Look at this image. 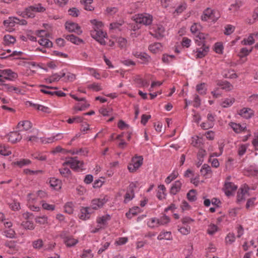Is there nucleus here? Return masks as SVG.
<instances>
[{
	"label": "nucleus",
	"mask_w": 258,
	"mask_h": 258,
	"mask_svg": "<svg viewBox=\"0 0 258 258\" xmlns=\"http://www.w3.org/2000/svg\"><path fill=\"white\" fill-rule=\"evenodd\" d=\"M91 22L95 25L93 29L90 31L91 36L101 45H105L106 43L104 38L106 37V33H104L100 29L103 25L102 23L98 22L95 19L91 20Z\"/></svg>",
	"instance_id": "1"
},
{
	"label": "nucleus",
	"mask_w": 258,
	"mask_h": 258,
	"mask_svg": "<svg viewBox=\"0 0 258 258\" xmlns=\"http://www.w3.org/2000/svg\"><path fill=\"white\" fill-rule=\"evenodd\" d=\"M134 20L137 23L148 26L152 24L153 17L152 15L147 13L139 14L135 16Z\"/></svg>",
	"instance_id": "2"
},
{
	"label": "nucleus",
	"mask_w": 258,
	"mask_h": 258,
	"mask_svg": "<svg viewBox=\"0 0 258 258\" xmlns=\"http://www.w3.org/2000/svg\"><path fill=\"white\" fill-rule=\"evenodd\" d=\"M143 163V158L142 156H136L132 159L131 163L127 166L130 172H134L141 166Z\"/></svg>",
	"instance_id": "3"
},
{
	"label": "nucleus",
	"mask_w": 258,
	"mask_h": 258,
	"mask_svg": "<svg viewBox=\"0 0 258 258\" xmlns=\"http://www.w3.org/2000/svg\"><path fill=\"white\" fill-rule=\"evenodd\" d=\"M70 165L72 169L77 170L79 169H83L84 162L78 160L77 157H71L69 160L63 163V165Z\"/></svg>",
	"instance_id": "4"
},
{
	"label": "nucleus",
	"mask_w": 258,
	"mask_h": 258,
	"mask_svg": "<svg viewBox=\"0 0 258 258\" xmlns=\"http://www.w3.org/2000/svg\"><path fill=\"white\" fill-rule=\"evenodd\" d=\"M38 34L40 35L41 37L40 39L38 40L39 43L42 46H44L46 47H51L52 46V42L50 41L48 39L43 37L42 34H44V35L47 36L49 35L48 33L45 32L44 30H40L38 31Z\"/></svg>",
	"instance_id": "5"
},
{
	"label": "nucleus",
	"mask_w": 258,
	"mask_h": 258,
	"mask_svg": "<svg viewBox=\"0 0 258 258\" xmlns=\"http://www.w3.org/2000/svg\"><path fill=\"white\" fill-rule=\"evenodd\" d=\"M22 130H19V131L11 132L8 135V141L13 144H15L19 142L22 139V136L21 133Z\"/></svg>",
	"instance_id": "6"
},
{
	"label": "nucleus",
	"mask_w": 258,
	"mask_h": 258,
	"mask_svg": "<svg viewBox=\"0 0 258 258\" xmlns=\"http://www.w3.org/2000/svg\"><path fill=\"white\" fill-rule=\"evenodd\" d=\"M237 189V186L231 182H225L223 190L225 195L229 197L231 196Z\"/></svg>",
	"instance_id": "7"
},
{
	"label": "nucleus",
	"mask_w": 258,
	"mask_h": 258,
	"mask_svg": "<svg viewBox=\"0 0 258 258\" xmlns=\"http://www.w3.org/2000/svg\"><path fill=\"white\" fill-rule=\"evenodd\" d=\"M107 202V200L103 199H95L92 200L91 205L89 207L92 209V211L101 208Z\"/></svg>",
	"instance_id": "8"
},
{
	"label": "nucleus",
	"mask_w": 258,
	"mask_h": 258,
	"mask_svg": "<svg viewBox=\"0 0 258 258\" xmlns=\"http://www.w3.org/2000/svg\"><path fill=\"white\" fill-rule=\"evenodd\" d=\"M249 188L247 186H244L241 187L237 192V201L238 203L244 201L246 196H248Z\"/></svg>",
	"instance_id": "9"
},
{
	"label": "nucleus",
	"mask_w": 258,
	"mask_h": 258,
	"mask_svg": "<svg viewBox=\"0 0 258 258\" xmlns=\"http://www.w3.org/2000/svg\"><path fill=\"white\" fill-rule=\"evenodd\" d=\"M93 213L91 207H82L80 209V213L79 215V218L83 220L89 219L90 215Z\"/></svg>",
	"instance_id": "10"
},
{
	"label": "nucleus",
	"mask_w": 258,
	"mask_h": 258,
	"mask_svg": "<svg viewBox=\"0 0 258 258\" xmlns=\"http://www.w3.org/2000/svg\"><path fill=\"white\" fill-rule=\"evenodd\" d=\"M65 25L66 29L70 32H76L78 35H80L82 33L80 27L77 23L67 22Z\"/></svg>",
	"instance_id": "11"
},
{
	"label": "nucleus",
	"mask_w": 258,
	"mask_h": 258,
	"mask_svg": "<svg viewBox=\"0 0 258 258\" xmlns=\"http://www.w3.org/2000/svg\"><path fill=\"white\" fill-rule=\"evenodd\" d=\"M202 47L198 49L196 51V57L197 58H201L205 57L209 51V47L208 46H207L203 42H202Z\"/></svg>",
	"instance_id": "12"
},
{
	"label": "nucleus",
	"mask_w": 258,
	"mask_h": 258,
	"mask_svg": "<svg viewBox=\"0 0 258 258\" xmlns=\"http://www.w3.org/2000/svg\"><path fill=\"white\" fill-rule=\"evenodd\" d=\"M0 72L2 74V77L3 75L8 76V78H6V80H13L18 77L17 74L10 69L0 70Z\"/></svg>",
	"instance_id": "13"
},
{
	"label": "nucleus",
	"mask_w": 258,
	"mask_h": 258,
	"mask_svg": "<svg viewBox=\"0 0 258 258\" xmlns=\"http://www.w3.org/2000/svg\"><path fill=\"white\" fill-rule=\"evenodd\" d=\"M239 115L246 119H249L254 114V111L249 108H244L240 110Z\"/></svg>",
	"instance_id": "14"
},
{
	"label": "nucleus",
	"mask_w": 258,
	"mask_h": 258,
	"mask_svg": "<svg viewBox=\"0 0 258 258\" xmlns=\"http://www.w3.org/2000/svg\"><path fill=\"white\" fill-rule=\"evenodd\" d=\"M213 11L214 10L209 8L204 10L201 16L202 20L204 21H207L209 20H211Z\"/></svg>",
	"instance_id": "15"
},
{
	"label": "nucleus",
	"mask_w": 258,
	"mask_h": 258,
	"mask_svg": "<svg viewBox=\"0 0 258 258\" xmlns=\"http://www.w3.org/2000/svg\"><path fill=\"white\" fill-rule=\"evenodd\" d=\"M21 127H23V129L22 130V132L23 131H28L32 128V123L28 120L21 121H20L17 125V128H20Z\"/></svg>",
	"instance_id": "16"
},
{
	"label": "nucleus",
	"mask_w": 258,
	"mask_h": 258,
	"mask_svg": "<svg viewBox=\"0 0 258 258\" xmlns=\"http://www.w3.org/2000/svg\"><path fill=\"white\" fill-rule=\"evenodd\" d=\"M63 37H64L67 40L76 44H79V43L83 42L82 39H80L73 34L64 35H63Z\"/></svg>",
	"instance_id": "17"
},
{
	"label": "nucleus",
	"mask_w": 258,
	"mask_h": 258,
	"mask_svg": "<svg viewBox=\"0 0 258 258\" xmlns=\"http://www.w3.org/2000/svg\"><path fill=\"white\" fill-rule=\"evenodd\" d=\"M181 182L179 180L176 181L170 188V194L176 195L181 189Z\"/></svg>",
	"instance_id": "18"
},
{
	"label": "nucleus",
	"mask_w": 258,
	"mask_h": 258,
	"mask_svg": "<svg viewBox=\"0 0 258 258\" xmlns=\"http://www.w3.org/2000/svg\"><path fill=\"white\" fill-rule=\"evenodd\" d=\"M21 15L23 17L26 16L28 18H33L35 16L34 12H33L31 6L25 8V10L22 12Z\"/></svg>",
	"instance_id": "19"
},
{
	"label": "nucleus",
	"mask_w": 258,
	"mask_h": 258,
	"mask_svg": "<svg viewBox=\"0 0 258 258\" xmlns=\"http://www.w3.org/2000/svg\"><path fill=\"white\" fill-rule=\"evenodd\" d=\"M78 243V240L74 238L72 236L69 237L64 242L66 246L69 247L75 246Z\"/></svg>",
	"instance_id": "20"
},
{
	"label": "nucleus",
	"mask_w": 258,
	"mask_h": 258,
	"mask_svg": "<svg viewBox=\"0 0 258 258\" xmlns=\"http://www.w3.org/2000/svg\"><path fill=\"white\" fill-rule=\"evenodd\" d=\"M254 34H251L247 38H244L242 41L241 44L244 45H252L255 40L253 38Z\"/></svg>",
	"instance_id": "21"
},
{
	"label": "nucleus",
	"mask_w": 258,
	"mask_h": 258,
	"mask_svg": "<svg viewBox=\"0 0 258 258\" xmlns=\"http://www.w3.org/2000/svg\"><path fill=\"white\" fill-rule=\"evenodd\" d=\"M4 44L9 45L14 44L16 42V39L11 35H6L4 37Z\"/></svg>",
	"instance_id": "22"
},
{
	"label": "nucleus",
	"mask_w": 258,
	"mask_h": 258,
	"mask_svg": "<svg viewBox=\"0 0 258 258\" xmlns=\"http://www.w3.org/2000/svg\"><path fill=\"white\" fill-rule=\"evenodd\" d=\"M140 211V208L138 207H136L131 209L128 212L126 213V216L128 219H131L133 216H136Z\"/></svg>",
	"instance_id": "23"
},
{
	"label": "nucleus",
	"mask_w": 258,
	"mask_h": 258,
	"mask_svg": "<svg viewBox=\"0 0 258 258\" xmlns=\"http://www.w3.org/2000/svg\"><path fill=\"white\" fill-rule=\"evenodd\" d=\"M201 172L204 176L211 175L212 170L210 166L207 164H204L201 169Z\"/></svg>",
	"instance_id": "24"
},
{
	"label": "nucleus",
	"mask_w": 258,
	"mask_h": 258,
	"mask_svg": "<svg viewBox=\"0 0 258 258\" xmlns=\"http://www.w3.org/2000/svg\"><path fill=\"white\" fill-rule=\"evenodd\" d=\"M130 191H127L124 196V203H127L134 197V192L133 188H130Z\"/></svg>",
	"instance_id": "25"
},
{
	"label": "nucleus",
	"mask_w": 258,
	"mask_h": 258,
	"mask_svg": "<svg viewBox=\"0 0 258 258\" xmlns=\"http://www.w3.org/2000/svg\"><path fill=\"white\" fill-rule=\"evenodd\" d=\"M159 240L166 239L170 240L171 239V235L170 232H161L157 237Z\"/></svg>",
	"instance_id": "26"
},
{
	"label": "nucleus",
	"mask_w": 258,
	"mask_h": 258,
	"mask_svg": "<svg viewBox=\"0 0 258 258\" xmlns=\"http://www.w3.org/2000/svg\"><path fill=\"white\" fill-rule=\"evenodd\" d=\"M207 36V35L204 33L200 32L198 33V34L197 36V38H198L200 41H199L198 39H196V42L197 43L198 45H202V42L205 43V39H206Z\"/></svg>",
	"instance_id": "27"
},
{
	"label": "nucleus",
	"mask_w": 258,
	"mask_h": 258,
	"mask_svg": "<svg viewBox=\"0 0 258 258\" xmlns=\"http://www.w3.org/2000/svg\"><path fill=\"white\" fill-rule=\"evenodd\" d=\"M60 182L61 181L59 180L55 179V178H50L49 181L50 186L55 189H57V188H59L60 187Z\"/></svg>",
	"instance_id": "28"
},
{
	"label": "nucleus",
	"mask_w": 258,
	"mask_h": 258,
	"mask_svg": "<svg viewBox=\"0 0 258 258\" xmlns=\"http://www.w3.org/2000/svg\"><path fill=\"white\" fill-rule=\"evenodd\" d=\"M170 221V218L166 215H164L160 219H157V225H162L168 223Z\"/></svg>",
	"instance_id": "29"
},
{
	"label": "nucleus",
	"mask_w": 258,
	"mask_h": 258,
	"mask_svg": "<svg viewBox=\"0 0 258 258\" xmlns=\"http://www.w3.org/2000/svg\"><path fill=\"white\" fill-rule=\"evenodd\" d=\"M31 105L33 106L35 108H36L37 110H40L45 113H50V109L48 107L44 106L41 105L31 103Z\"/></svg>",
	"instance_id": "30"
},
{
	"label": "nucleus",
	"mask_w": 258,
	"mask_h": 258,
	"mask_svg": "<svg viewBox=\"0 0 258 258\" xmlns=\"http://www.w3.org/2000/svg\"><path fill=\"white\" fill-rule=\"evenodd\" d=\"M31 163V161L29 159H22L20 161L14 162L13 163L14 165H17L20 167H22L24 165H29Z\"/></svg>",
	"instance_id": "31"
},
{
	"label": "nucleus",
	"mask_w": 258,
	"mask_h": 258,
	"mask_svg": "<svg viewBox=\"0 0 258 258\" xmlns=\"http://www.w3.org/2000/svg\"><path fill=\"white\" fill-rule=\"evenodd\" d=\"M34 12L42 13L45 11V8L42 6L41 4H36L33 6H31Z\"/></svg>",
	"instance_id": "32"
},
{
	"label": "nucleus",
	"mask_w": 258,
	"mask_h": 258,
	"mask_svg": "<svg viewBox=\"0 0 258 258\" xmlns=\"http://www.w3.org/2000/svg\"><path fill=\"white\" fill-rule=\"evenodd\" d=\"M252 50V47L249 50H248L246 48L243 47L240 49L238 56L241 57H244L248 55Z\"/></svg>",
	"instance_id": "33"
},
{
	"label": "nucleus",
	"mask_w": 258,
	"mask_h": 258,
	"mask_svg": "<svg viewBox=\"0 0 258 258\" xmlns=\"http://www.w3.org/2000/svg\"><path fill=\"white\" fill-rule=\"evenodd\" d=\"M196 192L195 189H191L187 194V198L190 202H194L196 200Z\"/></svg>",
	"instance_id": "34"
},
{
	"label": "nucleus",
	"mask_w": 258,
	"mask_h": 258,
	"mask_svg": "<svg viewBox=\"0 0 258 258\" xmlns=\"http://www.w3.org/2000/svg\"><path fill=\"white\" fill-rule=\"evenodd\" d=\"M161 47V44L160 43H155L153 44L149 45V50L153 53H156Z\"/></svg>",
	"instance_id": "35"
},
{
	"label": "nucleus",
	"mask_w": 258,
	"mask_h": 258,
	"mask_svg": "<svg viewBox=\"0 0 258 258\" xmlns=\"http://www.w3.org/2000/svg\"><path fill=\"white\" fill-rule=\"evenodd\" d=\"M73 203L72 202H68L64 206V211L66 213L71 214L73 213Z\"/></svg>",
	"instance_id": "36"
},
{
	"label": "nucleus",
	"mask_w": 258,
	"mask_h": 258,
	"mask_svg": "<svg viewBox=\"0 0 258 258\" xmlns=\"http://www.w3.org/2000/svg\"><path fill=\"white\" fill-rule=\"evenodd\" d=\"M204 83L198 84L196 86L197 91L201 95H205L206 93V89L205 88Z\"/></svg>",
	"instance_id": "37"
},
{
	"label": "nucleus",
	"mask_w": 258,
	"mask_h": 258,
	"mask_svg": "<svg viewBox=\"0 0 258 258\" xmlns=\"http://www.w3.org/2000/svg\"><path fill=\"white\" fill-rule=\"evenodd\" d=\"M110 218H111L109 215H106L99 218L97 219V222L100 224L105 225L107 223V221H109Z\"/></svg>",
	"instance_id": "38"
},
{
	"label": "nucleus",
	"mask_w": 258,
	"mask_h": 258,
	"mask_svg": "<svg viewBox=\"0 0 258 258\" xmlns=\"http://www.w3.org/2000/svg\"><path fill=\"white\" fill-rule=\"evenodd\" d=\"M59 75L57 74H54L51 75L49 78L45 79L47 83H52L54 82H57L59 80Z\"/></svg>",
	"instance_id": "39"
},
{
	"label": "nucleus",
	"mask_w": 258,
	"mask_h": 258,
	"mask_svg": "<svg viewBox=\"0 0 258 258\" xmlns=\"http://www.w3.org/2000/svg\"><path fill=\"white\" fill-rule=\"evenodd\" d=\"M0 154L4 156H8L11 154V152L9 148L0 145Z\"/></svg>",
	"instance_id": "40"
},
{
	"label": "nucleus",
	"mask_w": 258,
	"mask_h": 258,
	"mask_svg": "<svg viewBox=\"0 0 258 258\" xmlns=\"http://www.w3.org/2000/svg\"><path fill=\"white\" fill-rule=\"evenodd\" d=\"M21 225L24 228L27 229L32 230L34 228L33 223L29 221H23Z\"/></svg>",
	"instance_id": "41"
},
{
	"label": "nucleus",
	"mask_w": 258,
	"mask_h": 258,
	"mask_svg": "<svg viewBox=\"0 0 258 258\" xmlns=\"http://www.w3.org/2000/svg\"><path fill=\"white\" fill-rule=\"evenodd\" d=\"M32 245L35 249H40L43 246V242L42 239H38L34 241L32 243Z\"/></svg>",
	"instance_id": "42"
},
{
	"label": "nucleus",
	"mask_w": 258,
	"mask_h": 258,
	"mask_svg": "<svg viewBox=\"0 0 258 258\" xmlns=\"http://www.w3.org/2000/svg\"><path fill=\"white\" fill-rule=\"evenodd\" d=\"M57 138L55 140H60L61 139H62L63 138V136H62V134H60V133H59V134H57L56 136L55 137H53L52 138H48L47 139V140L45 141V140H42V143H51L52 142H53V140L55 138Z\"/></svg>",
	"instance_id": "43"
},
{
	"label": "nucleus",
	"mask_w": 258,
	"mask_h": 258,
	"mask_svg": "<svg viewBox=\"0 0 258 258\" xmlns=\"http://www.w3.org/2000/svg\"><path fill=\"white\" fill-rule=\"evenodd\" d=\"M164 32V28L162 26H159L157 28V31H156V34H154L150 32V34L152 36H154L155 37H156L157 38H159V37H162V33Z\"/></svg>",
	"instance_id": "44"
},
{
	"label": "nucleus",
	"mask_w": 258,
	"mask_h": 258,
	"mask_svg": "<svg viewBox=\"0 0 258 258\" xmlns=\"http://www.w3.org/2000/svg\"><path fill=\"white\" fill-rule=\"evenodd\" d=\"M235 240V237L233 233H229L226 237L225 240L227 244H232Z\"/></svg>",
	"instance_id": "45"
},
{
	"label": "nucleus",
	"mask_w": 258,
	"mask_h": 258,
	"mask_svg": "<svg viewBox=\"0 0 258 258\" xmlns=\"http://www.w3.org/2000/svg\"><path fill=\"white\" fill-rule=\"evenodd\" d=\"M60 174L65 177H68L71 174V171L68 168H60L59 169Z\"/></svg>",
	"instance_id": "46"
},
{
	"label": "nucleus",
	"mask_w": 258,
	"mask_h": 258,
	"mask_svg": "<svg viewBox=\"0 0 258 258\" xmlns=\"http://www.w3.org/2000/svg\"><path fill=\"white\" fill-rule=\"evenodd\" d=\"M68 12L70 15L74 17H77L80 14V11L76 8H72L70 9L68 11Z\"/></svg>",
	"instance_id": "47"
},
{
	"label": "nucleus",
	"mask_w": 258,
	"mask_h": 258,
	"mask_svg": "<svg viewBox=\"0 0 258 258\" xmlns=\"http://www.w3.org/2000/svg\"><path fill=\"white\" fill-rule=\"evenodd\" d=\"M235 99L234 98L226 99L221 104V105L223 107H227L231 106L234 102Z\"/></svg>",
	"instance_id": "48"
},
{
	"label": "nucleus",
	"mask_w": 258,
	"mask_h": 258,
	"mask_svg": "<svg viewBox=\"0 0 258 258\" xmlns=\"http://www.w3.org/2000/svg\"><path fill=\"white\" fill-rule=\"evenodd\" d=\"M218 227L215 224H211L209 225L207 230V232L210 235H213L217 231Z\"/></svg>",
	"instance_id": "49"
},
{
	"label": "nucleus",
	"mask_w": 258,
	"mask_h": 258,
	"mask_svg": "<svg viewBox=\"0 0 258 258\" xmlns=\"http://www.w3.org/2000/svg\"><path fill=\"white\" fill-rule=\"evenodd\" d=\"M147 224L149 227H151L152 228H154L159 226L158 225H157V219L156 218L151 219L150 221L148 222Z\"/></svg>",
	"instance_id": "50"
},
{
	"label": "nucleus",
	"mask_w": 258,
	"mask_h": 258,
	"mask_svg": "<svg viewBox=\"0 0 258 258\" xmlns=\"http://www.w3.org/2000/svg\"><path fill=\"white\" fill-rule=\"evenodd\" d=\"M88 88L92 89L95 91H99L102 89L101 86L99 84L93 83L88 86Z\"/></svg>",
	"instance_id": "51"
},
{
	"label": "nucleus",
	"mask_w": 258,
	"mask_h": 258,
	"mask_svg": "<svg viewBox=\"0 0 258 258\" xmlns=\"http://www.w3.org/2000/svg\"><path fill=\"white\" fill-rule=\"evenodd\" d=\"M82 120H83V119L81 117L75 116L73 118H70L69 119H68L67 120V122L71 124L74 122H77V123L81 122L82 121Z\"/></svg>",
	"instance_id": "52"
},
{
	"label": "nucleus",
	"mask_w": 258,
	"mask_h": 258,
	"mask_svg": "<svg viewBox=\"0 0 258 258\" xmlns=\"http://www.w3.org/2000/svg\"><path fill=\"white\" fill-rule=\"evenodd\" d=\"M177 173H175V172H173L165 179V182L167 184L170 183L172 180L177 177Z\"/></svg>",
	"instance_id": "53"
},
{
	"label": "nucleus",
	"mask_w": 258,
	"mask_h": 258,
	"mask_svg": "<svg viewBox=\"0 0 258 258\" xmlns=\"http://www.w3.org/2000/svg\"><path fill=\"white\" fill-rule=\"evenodd\" d=\"M10 207L14 211H17L20 209V204L19 202L14 201L10 204Z\"/></svg>",
	"instance_id": "54"
},
{
	"label": "nucleus",
	"mask_w": 258,
	"mask_h": 258,
	"mask_svg": "<svg viewBox=\"0 0 258 258\" xmlns=\"http://www.w3.org/2000/svg\"><path fill=\"white\" fill-rule=\"evenodd\" d=\"M5 236L8 238H12L15 237V232L12 229H9L4 231Z\"/></svg>",
	"instance_id": "55"
},
{
	"label": "nucleus",
	"mask_w": 258,
	"mask_h": 258,
	"mask_svg": "<svg viewBox=\"0 0 258 258\" xmlns=\"http://www.w3.org/2000/svg\"><path fill=\"white\" fill-rule=\"evenodd\" d=\"M127 40L122 37H119L117 39V43L120 48H124L126 46Z\"/></svg>",
	"instance_id": "56"
},
{
	"label": "nucleus",
	"mask_w": 258,
	"mask_h": 258,
	"mask_svg": "<svg viewBox=\"0 0 258 258\" xmlns=\"http://www.w3.org/2000/svg\"><path fill=\"white\" fill-rule=\"evenodd\" d=\"M136 81L137 83L140 84L142 87H148L149 85L148 81L144 80L141 78H136Z\"/></svg>",
	"instance_id": "57"
},
{
	"label": "nucleus",
	"mask_w": 258,
	"mask_h": 258,
	"mask_svg": "<svg viewBox=\"0 0 258 258\" xmlns=\"http://www.w3.org/2000/svg\"><path fill=\"white\" fill-rule=\"evenodd\" d=\"M223 49L222 44L220 43H216L215 44V51L217 53H222Z\"/></svg>",
	"instance_id": "58"
},
{
	"label": "nucleus",
	"mask_w": 258,
	"mask_h": 258,
	"mask_svg": "<svg viewBox=\"0 0 258 258\" xmlns=\"http://www.w3.org/2000/svg\"><path fill=\"white\" fill-rule=\"evenodd\" d=\"M186 6L185 4H182L179 5L175 10V13L177 14L181 13L186 9Z\"/></svg>",
	"instance_id": "59"
},
{
	"label": "nucleus",
	"mask_w": 258,
	"mask_h": 258,
	"mask_svg": "<svg viewBox=\"0 0 258 258\" xmlns=\"http://www.w3.org/2000/svg\"><path fill=\"white\" fill-rule=\"evenodd\" d=\"M234 27L231 25H227L225 27V31L224 32V34L227 35L231 34L234 31Z\"/></svg>",
	"instance_id": "60"
},
{
	"label": "nucleus",
	"mask_w": 258,
	"mask_h": 258,
	"mask_svg": "<svg viewBox=\"0 0 258 258\" xmlns=\"http://www.w3.org/2000/svg\"><path fill=\"white\" fill-rule=\"evenodd\" d=\"M82 258H92L93 255L91 253L90 249L84 250L83 254L81 255Z\"/></svg>",
	"instance_id": "61"
},
{
	"label": "nucleus",
	"mask_w": 258,
	"mask_h": 258,
	"mask_svg": "<svg viewBox=\"0 0 258 258\" xmlns=\"http://www.w3.org/2000/svg\"><path fill=\"white\" fill-rule=\"evenodd\" d=\"M247 149V147L244 145H241L238 150V154L241 156L244 154Z\"/></svg>",
	"instance_id": "62"
},
{
	"label": "nucleus",
	"mask_w": 258,
	"mask_h": 258,
	"mask_svg": "<svg viewBox=\"0 0 258 258\" xmlns=\"http://www.w3.org/2000/svg\"><path fill=\"white\" fill-rule=\"evenodd\" d=\"M66 78L67 79V81L73 82L76 79V76L73 73L69 72L67 74Z\"/></svg>",
	"instance_id": "63"
},
{
	"label": "nucleus",
	"mask_w": 258,
	"mask_h": 258,
	"mask_svg": "<svg viewBox=\"0 0 258 258\" xmlns=\"http://www.w3.org/2000/svg\"><path fill=\"white\" fill-rule=\"evenodd\" d=\"M47 217L46 216L38 217L36 218V222L44 224L47 222Z\"/></svg>",
	"instance_id": "64"
}]
</instances>
